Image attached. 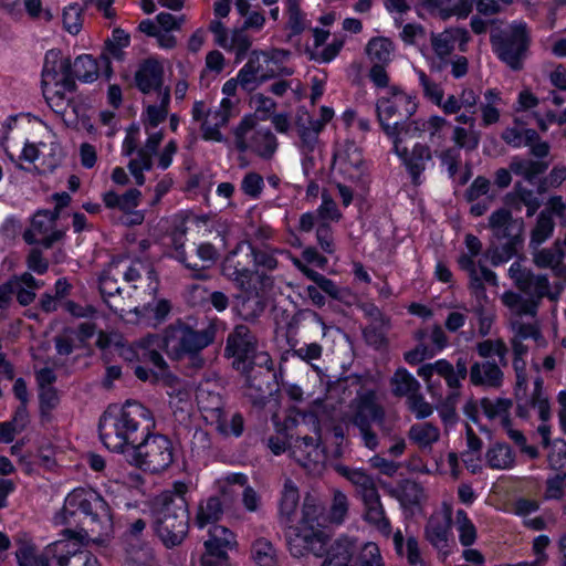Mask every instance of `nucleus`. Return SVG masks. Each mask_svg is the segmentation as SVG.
Masks as SVG:
<instances>
[{"mask_svg":"<svg viewBox=\"0 0 566 566\" xmlns=\"http://www.w3.org/2000/svg\"><path fill=\"white\" fill-rule=\"evenodd\" d=\"M154 427L151 411L138 401L127 400L117 412L106 410L103 413L98 432L103 444L108 450L130 453Z\"/></svg>","mask_w":566,"mask_h":566,"instance_id":"1","label":"nucleus"},{"mask_svg":"<svg viewBox=\"0 0 566 566\" xmlns=\"http://www.w3.org/2000/svg\"><path fill=\"white\" fill-rule=\"evenodd\" d=\"M186 492V484L176 483L172 491L163 492L153 503L154 530L168 548L180 545L188 534L189 510Z\"/></svg>","mask_w":566,"mask_h":566,"instance_id":"2","label":"nucleus"},{"mask_svg":"<svg viewBox=\"0 0 566 566\" xmlns=\"http://www.w3.org/2000/svg\"><path fill=\"white\" fill-rule=\"evenodd\" d=\"M348 424L358 430L363 444L374 451L379 444V436H390L391 426L387 422L385 407L379 402L376 391L366 389L357 392L349 403L345 416Z\"/></svg>","mask_w":566,"mask_h":566,"instance_id":"3","label":"nucleus"},{"mask_svg":"<svg viewBox=\"0 0 566 566\" xmlns=\"http://www.w3.org/2000/svg\"><path fill=\"white\" fill-rule=\"evenodd\" d=\"M221 327L222 322L218 318L208 321L200 329L186 324L169 327L163 338L165 350L175 359H181L186 354L200 353L214 343Z\"/></svg>","mask_w":566,"mask_h":566,"instance_id":"4","label":"nucleus"},{"mask_svg":"<svg viewBox=\"0 0 566 566\" xmlns=\"http://www.w3.org/2000/svg\"><path fill=\"white\" fill-rule=\"evenodd\" d=\"M80 511L88 520L91 532L101 534L112 526L111 509L106 501L93 490L75 489L65 499L60 517L67 523V516Z\"/></svg>","mask_w":566,"mask_h":566,"instance_id":"5","label":"nucleus"},{"mask_svg":"<svg viewBox=\"0 0 566 566\" xmlns=\"http://www.w3.org/2000/svg\"><path fill=\"white\" fill-rule=\"evenodd\" d=\"M198 408L205 421L213 426L223 437H240L244 429V419L241 413H233L232 430H228L222 422V412L226 411V402L220 388L210 381L201 382L196 392Z\"/></svg>","mask_w":566,"mask_h":566,"instance_id":"6","label":"nucleus"},{"mask_svg":"<svg viewBox=\"0 0 566 566\" xmlns=\"http://www.w3.org/2000/svg\"><path fill=\"white\" fill-rule=\"evenodd\" d=\"M128 461L143 471L158 473L174 461V447L164 434L148 432L130 451Z\"/></svg>","mask_w":566,"mask_h":566,"instance_id":"7","label":"nucleus"},{"mask_svg":"<svg viewBox=\"0 0 566 566\" xmlns=\"http://www.w3.org/2000/svg\"><path fill=\"white\" fill-rule=\"evenodd\" d=\"M417 104L411 96L398 87L389 90V96L380 97L376 103L378 122L388 137L397 138V129L416 113Z\"/></svg>","mask_w":566,"mask_h":566,"instance_id":"8","label":"nucleus"},{"mask_svg":"<svg viewBox=\"0 0 566 566\" xmlns=\"http://www.w3.org/2000/svg\"><path fill=\"white\" fill-rule=\"evenodd\" d=\"M492 44L501 61L513 71L523 69V61L527 56L531 35L526 23H513L497 36H492Z\"/></svg>","mask_w":566,"mask_h":566,"instance_id":"9","label":"nucleus"},{"mask_svg":"<svg viewBox=\"0 0 566 566\" xmlns=\"http://www.w3.org/2000/svg\"><path fill=\"white\" fill-rule=\"evenodd\" d=\"M289 551L293 557L301 558L308 554L316 557H323L326 552L328 536L314 526L289 525L285 534Z\"/></svg>","mask_w":566,"mask_h":566,"instance_id":"10","label":"nucleus"},{"mask_svg":"<svg viewBox=\"0 0 566 566\" xmlns=\"http://www.w3.org/2000/svg\"><path fill=\"white\" fill-rule=\"evenodd\" d=\"M253 243L242 241L224 259L222 273L242 291H249L256 270H253Z\"/></svg>","mask_w":566,"mask_h":566,"instance_id":"11","label":"nucleus"},{"mask_svg":"<svg viewBox=\"0 0 566 566\" xmlns=\"http://www.w3.org/2000/svg\"><path fill=\"white\" fill-rule=\"evenodd\" d=\"M258 347L256 336L245 325H237L228 335L224 356L232 358V367L238 371L247 370L249 359Z\"/></svg>","mask_w":566,"mask_h":566,"instance_id":"12","label":"nucleus"},{"mask_svg":"<svg viewBox=\"0 0 566 566\" xmlns=\"http://www.w3.org/2000/svg\"><path fill=\"white\" fill-rule=\"evenodd\" d=\"M57 219L56 211H36L31 219L30 228L23 232V240L28 244H40L44 249H51L64 237V231L55 229Z\"/></svg>","mask_w":566,"mask_h":566,"instance_id":"13","label":"nucleus"},{"mask_svg":"<svg viewBox=\"0 0 566 566\" xmlns=\"http://www.w3.org/2000/svg\"><path fill=\"white\" fill-rule=\"evenodd\" d=\"M119 274H113L111 271V263L104 270L98 281V289L104 302L116 314L124 317L127 314L139 313V305L132 300V296L124 297L122 289L118 285Z\"/></svg>","mask_w":566,"mask_h":566,"instance_id":"14","label":"nucleus"},{"mask_svg":"<svg viewBox=\"0 0 566 566\" xmlns=\"http://www.w3.org/2000/svg\"><path fill=\"white\" fill-rule=\"evenodd\" d=\"M50 82L54 86H61L70 93L76 91L74 82L72 62L70 57H63L60 50H50L45 54L42 70V86L45 87Z\"/></svg>","mask_w":566,"mask_h":566,"instance_id":"15","label":"nucleus"},{"mask_svg":"<svg viewBox=\"0 0 566 566\" xmlns=\"http://www.w3.org/2000/svg\"><path fill=\"white\" fill-rule=\"evenodd\" d=\"M314 436L297 434L290 437L289 448L292 457L303 467H310L324 460L321 443V426L313 419Z\"/></svg>","mask_w":566,"mask_h":566,"instance_id":"16","label":"nucleus"},{"mask_svg":"<svg viewBox=\"0 0 566 566\" xmlns=\"http://www.w3.org/2000/svg\"><path fill=\"white\" fill-rule=\"evenodd\" d=\"M327 326L322 317L310 308L298 311L289 323V332L303 340H319L326 336Z\"/></svg>","mask_w":566,"mask_h":566,"instance_id":"17","label":"nucleus"},{"mask_svg":"<svg viewBox=\"0 0 566 566\" xmlns=\"http://www.w3.org/2000/svg\"><path fill=\"white\" fill-rule=\"evenodd\" d=\"M489 228L493 238L497 241H523L524 221L522 218H513L510 210L501 208L489 217Z\"/></svg>","mask_w":566,"mask_h":566,"instance_id":"18","label":"nucleus"},{"mask_svg":"<svg viewBox=\"0 0 566 566\" xmlns=\"http://www.w3.org/2000/svg\"><path fill=\"white\" fill-rule=\"evenodd\" d=\"M136 87L143 94L157 92L161 95L164 87V66L155 59H147L143 61L134 76Z\"/></svg>","mask_w":566,"mask_h":566,"instance_id":"19","label":"nucleus"},{"mask_svg":"<svg viewBox=\"0 0 566 566\" xmlns=\"http://www.w3.org/2000/svg\"><path fill=\"white\" fill-rule=\"evenodd\" d=\"M500 361L484 360L475 361L471 365L470 381L474 386H483L489 388H500L503 382L504 374Z\"/></svg>","mask_w":566,"mask_h":566,"instance_id":"20","label":"nucleus"},{"mask_svg":"<svg viewBox=\"0 0 566 566\" xmlns=\"http://www.w3.org/2000/svg\"><path fill=\"white\" fill-rule=\"evenodd\" d=\"M64 546L63 541H57L48 545L42 554L36 553L33 544L21 542L15 551V557L19 566H50V560L56 556L60 546Z\"/></svg>","mask_w":566,"mask_h":566,"instance_id":"21","label":"nucleus"},{"mask_svg":"<svg viewBox=\"0 0 566 566\" xmlns=\"http://www.w3.org/2000/svg\"><path fill=\"white\" fill-rule=\"evenodd\" d=\"M163 140L160 132L149 135L144 148L138 149L137 158L132 159L128 164V169L138 186L144 185L145 176L144 170H149L153 166L151 156L157 151L159 144Z\"/></svg>","mask_w":566,"mask_h":566,"instance_id":"22","label":"nucleus"},{"mask_svg":"<svg viewBox=\"0 0 566 566\" xmlns=\"http://www.w3.org/2000/svg\"><path fill=\"white\" fill-rule=\"evenodd\" d=\"M407 166L411 175L412 182L418 185L420 182V175L426 169V163L431 160L432 155L430 147L422 144H416L412 151L409 153L407 147L400 148V153H396Z\"/></svg>","mask_w":566,"mask_h":566,"instance_id":"23","label":"nucleus"},{"mask_svg":"<svg viewBox=\"0 0 566 566\" xmlns=\"http://www.w3.org/2000/svg\"><path fill=\"white\" fill-rule=\"evenodd\" d=\"M197 256L200 262H192L188 259V255H186L185 252H178V260L187 269L193 271L192 277L206 280L208 279V275L203 271L217 261L218 252L211 243H201L197 248Z\"/></svg>","mask_w":566,"mask_h":566,"instance_id":"24","label":"nucleus"},{"mask_svg":"<svg viewBox=\"0 0 566 566\" xmlns=\"http://www.w3.org/2000/svg\"><path fill=\"white\" fill-rule=\"evenodd\" d=\"M468 364L467 356L458 357L455 366H453L447 359H439L436 361L437 374L442 377L450 389H460L461 381L468 376Z\"/></svg>","mask_w":566,"mask_h":566,"instance_id":"25","label":"nucleus"},{"mask_svg":"<svg viewBox=\"0 0 566 566\" xmlns=\"http://www.w3.org/2000/svg\"><path fill=\"white\" fill-rule=\"evenodd\" d=\"M451 510L441 515L431 516L426 525V538L438 549L447 547L448 533L451 527Z\"/></svg>","mask_w":566,"mask_h":566,"instance_id":"26","label":"nucleus"},{"mask_svg":"<svg viewBox=\"0 0 566 566\" xmlns=\"http://www.w3.org/2000/svg\"><path fill=\"white\" fill-rule=\"evenodd\" d=\"M355 543L346 537L336 539L328 549L322 566H353L352 560L355 554Z\"/></svg>","mask_w":566,"mask_h":566,"instance_id":"27","label":"nucleus"},{"mask_svg":"<svg viewBox=\"0 0 566 566\" xmlns=\"http://www.w3.org/2000/svg\"><path fill=\"white\" fill-rule=\"evenodd\" d=\"M361 501L365 507L364 520L381 533L388 535L391 531V526L380 501V494L377 493Z\"/></svg>","mask_w":566,"mask_h":566,"instance_id":"28","label":"nucleus"},{"mask_svg":"<svg viewBox=\"0 0 566 566\" xmlns=\"http://www.w3.org/2000/svg\"><path fill=\"white\" fill-rule=\"evenodd\" d=\"M337 472L355 485L361 500L375 495L378 492L374 479L361 469H352L345 465L337 467Z\"/></svg>","mask_w":566,"mask_h":566,"instance_id":"29","label":"nucleus"},{"mask_svg":"<svg viewBox=\"0 0 566 566\" xmlns=\"http://www.w3.org/2000/svg\"><path fill=\"white\" fill-rule=\"evenodd\" d=\"M111 271L113 274H119L126 282H135L147 274L148 279H153L155 271L150 263L136 259L127 264V260H118L111 262Z\"/></svg>","mask_w":566,"mask_h":566,"instance_id":"30","label":"nucleus"},{"mask_svg":"<svg viewBox=\"0 0 566 566\" xmlns=\"http://www.w3.org/2000/svg\"><path fill=\"white\" fill-rule=\"evenodd\" d=\"M564 251L557 241L549 249H542L534 254V263L541 268H551L557 276L566 277V265L563 264Z\"/></svg>","mask_w":566,"mask_h":566,"instance_id":"31","label":"nucleus"},{"mask_svg":"<svg viewBox=\"0 0 566 566\" xmlns=\"http://www.w3.org/2000/svg\"><path fill=\"white\" fill-rule=\"evenodd\" d=\"M458 39L467 42L469 40V32L465 29H450L439 34H432L431 46L437 57L450 56Z\"/></svg>","mask_w":566,"mask_h":566,"instance_id":"32","label":"nucleus"},{"mask_svg":"<svg viewBox=\"0 0 566 566\" xmlns=\"http://www.w3.org/2000/svg\"><path fill=\"white\" fill-rule=\"evenodd\" d=\"M155 346H163L165 348L163 338L153 335L148 336L146 339H143L139 346L140 352L137 354L138 359L143 363L151 364L157 371L171 373L168 369L166 360L164 359L161 354L156 350Z\"/></svg>","mask_w":566,"mask_h":566,"instance_id":"33","label":"nucleus"},{"mask_svg":"<svg viewBox=\"0 0 566 566\" xmlns=\"http://www.w3.org/2000/svg\"><path fill=\"white\" fill-rule=\"evenodd\" d=\"M549 166L548 161L533 160L523 157H513L510 163V169L516 176L523 177L526 181L533 182L535 178L544 174Z\"/></svg>","mask_w":566,"mask_h":566,"instance_id":"34","label":"nucleus"},{"mask_svg":"<svg viewBox=\"0 0 566 566\" xmlns=\"http://www.w3.org/2000/svg\"><path fill=\"white\" fill-rule=\"evenodd\" d=\"M517 289L528 297L537 301H542L544 297H548L552 301L556 300L555 294L551 292V284L545 274L536 275L531 273L526 277L525 283H522Z\"/></svg>","mask_w":566,"mask_h":566,"instance_id":"35","label":"nucleus"},{"mask_svg":"<svg viewBox=\"0 0 566 566\" xmlns=\"http://www.w3.org/2000/svg\"><path fill=\"white\" fill-rule=\"evenodd\" d=\"M142 192L138 189H128L125 193L118 195L114 191L104 193L103 201L109 209H118L125 212H133L139 205Z\"/></svg>","mask_w":566,"mask_h":566,"instance_id":"36","label":"nucleus"},{"mask_svg":"<svg viewBox=\"0 0 566 566\" xmlns=\"http://www.w3.org/2000/svg\"><path fill=\"white\" fill-rule=\"evenodd\" d=\"M300 494L294 483L287 479L284 483L280 501V520L285 525L293 521V516L298 505Z\"/></svg>","mask_w":566,"mask_h":566,"instance_id":"37","label":"nucleus"},{"mask_svg":"<svg viewBox=\"0 0 566 566\" xmlns=\"http://www.w3.org/2000/svg\"><path fill=\"white\" fill-rule=\"evenodd\" d=\"M486 463L496 470H506L514 465L515 455L506 443L496 442L485 453Z\"/></svg>","mask_w":566,"mask_h":566,"instance_id":"38","label":"nucleus"},{"mask_svg":"<svg viewBox=\"0 0 566 566\" xmlns=\"http://www.w3.org/2000/svg\"><path fill=\"white\" fill-rule=\"evenodd\" d=\"M245 376L247 385L255 390L265 394L271 390L275 378L274 368H256L248 366L247 370L240 371Z\"/></svg>","mask_w":566,"mask_h":566,"instance_id":"39","label":"nucleus"},{"mask_svg":"<svg viewBox=\"0 0 566 566\" xmlns=\"http://www.w3.org/2000/svg\"><path fill=\"white\" fill-rule=\"evenodd\" d=\"M408 437L420 449H426L439 440L440 431L431 422L416 423L410 427Z\"/></svg>","mask_w":566,"mask_h":566,"instance_id":"40","label":"nucleus"},{"mask_svg":"<svg viewBox=\"0 0 566 566\" xmlns=\"http://www.w3.org/2000/svg\"><path fill=\"white\" fill-rule=\"evenodd\" d=\"M63 542L65 545L60 546L54 557L57 566H98L97 558L91 552L82 551L71 553L66 551V554H64L63 552L67 543L66 541Z\"/></svg>","mask_w":566,"mask_h":566,"instance_id":"41","label":"nucleus"},{"mask_svg":"<svg viewBox=\"0 0 566 566\" xmlns=\"http://www.w3.org/2000/svg\"><path fill=\"white\" fill-rule=\"evenodd\" d=\"M74 81L77 78L82 82L90 83L97 78L99 65L97 60L92 55H78L72 63Z\"/></svg>","mask_w":566,"mask_h":566,"instance_id":"42","label":"nucleus"},{"mask_svg":"<svg viewBox=\"0 0 566 566\" xmlns=\"http://www.w3.org/2000/svg\"><path fill=\"white\" fill-rule=\"evenodd\" d=\"M475 350L481 358L490 360L495 355L503 367L509 365V347L502 338L479 342L475 345Z\"/></svg>","mask_w":566,"mask_h":566,"instance_id":"43","label":"nucleus"},{"mask_svg":"<svg viewBox=\"0 0 566 566\" xmlns=\"http://www.w3.org/2000/svg\"><path fill=\"white\" fill-rule=\"evenodd\" d=\"M223 514L222 503L219 497L211 496L205 503H200L196 515V524L202 528L209 523H216Z\"/></svg>","mask_w":566,"mask_h":566,"instance_id":"44","label":"nucleus"},{"mask_svg":"<svg viewBox=\"0 0 566 566\" xmlns=\"http://www.w3.org/2000/svg\"><path fill=\"white\" fill-rule=\"evenodd\" d=\"M251 554L253 560L259 566H276L277 564L276 549L273 544L264 537L254 541L251 547Z\"/></svg>","mask_w":566,"mask_h":566,"instance_id":"45","label":"nucleus"},{"mask_svg":"<svg viewBox=\"0 0 566 566\" xmlns=\"http://www.w3.org/2000/svg\"><path fill=\"white\" fill-rule=\"evenodd\" d=\"M265 310V302L258 293L242 296L237 304L238 314L244 321L256 319Z\"/></svg>","mask_w":566,"mask_h":566,"instance_id":"46","label":"nucleus"},{"mask_svg":"<svg viewBox=\"0 0 566 566\" xmlns=\"http://www.w3.org/2000/svg\"><path fill=\"white\" fill-rule=\"evenodd\" d=\"M392 394L397 397H402L412 395V392L419 391L420 384L419 381L409 374L405 368H399L396 370L394 377L391 378Z\"/></svg>","mask_w":566,"mask_h":566,"instance_id":"47","label":"nucleus"},{"mask_svg":"<svg viewBox=\"0 0 566 566\" xmlns=\"http://www.w3.org/2000/svg\"><path fill=\"white\" fill-rule=\"evenodd\" d=\"M392 495L397 496L402 506H415L419 505L426 497L424 489L420 483L413 480H405L400 485V493Z\"/></svg>","mask_w":566,"mask_h":566,"instance_id":"48","label":"nucleus"},{"mask_svg":"<svg viewBox=\"0 0 566 566\" xmlns=\"http://www.w3.org/2000/svg\"><path fill=\"white\" fill-rule=\"evenodd\" d=\"M394 44L388 38L376 36L369 40L366 53L375 63L387 64L391 60Z\"/></svg>","mask_w":566,"mask_h":566,"instance_id":"49","label":"nucleus"},{"mask_svg":"<svg viewBox=\"0 0 566 566\" xmlns=\"http://www.w3.org/2000/svg\"><path fill=\"white\" fill-rule=\"evenodd\" d=\"M523 241L505 240L502 244L491 243L486 251V256L490 258L492 265L497 266L511 260L517 254V248Z\"/></svg>","mask_w":566,"mask_h":566,"instance_id":"50","label":"nucleus"},{"mask_svg":"<svg viewBox=\"0 0 566 566\" xmlns=\"http://www.w3.org/2000/svg\"><path fill=\"white\" fill-rule=\"evenodd\" d=\"M250 147L260 157L271 158L277 147L276 137L269 129L256 130L252 137Z\"/></svg>","mask_w":566,"mask_h":566,"instance_id":"51","label":"nucleus"},{"mask_svg":"<svg viewBox=\"0 0 566 566\" xmlns=\"http://www.w3.org/2000/svg\"><path fill=\"white\" fill-rule=\"evenodd\" d=\"M424 132H427V124L421 123V120H406L403 125L397 129V138L390 137L394 142L395 151L400 153V148H403V142L408 138L420 137Z\"/></svg>","mask_w":566,"mask_h":566,"instance_id":"52","label":"nucleus"},{"mask_svg":"<svg viewBox=\"0 0 566 566\" xmlns=\"http://www.w3.org/2000/svg\"><path fill=\"white\" fill-rule=\"evenodd\" d=\"M289 344L293 356L306 363L317 360L322 356V346L318 344V340H304V344L301 345L298 339L289 338Z\"/></svg>","mask_w":566,"mask_h":566,"instance_id":"53","label":"nucleus"},{"mask_svg":"<svg viewBox=\"0 0 566 566\" xmlns=\"http://www.w3.org/2000/svg\"><path fill=\"white\" fill-rule=\"evenodd\" d=\"M134 374L142 381H150L151 384L163 382L171 388H175L180 382L179 378L172 373L157 371L144 366H136Z\"/></svg>","mask_w":566,"mask_h":566,"instance_id":"54","label":"nucleus"},{"mask_svg":"<svg viewBox=\"0 0 566 566\" xmlns=\"http://www.w3.org/2000/svg\"><path fill=\"white\" fill-rule=\"evenodd\" d=\"M459 264L461 269L467 271L469 273L470 283L469 287L471 289L472 293L478 300H485L486 298V292L485 287L482 284V280L480 277L479 271L475 266V262L471 256L463 255L459 260Z\"/></svg>","mask_w":566,"mask_h":566,"instance_id":"55","label":"nucleus"},{"mask_svg":"<svg viewBox=\"0 0 566 566\" xmlns=\"http://www.w3.org/2000/svg\"><path fill=\"white\" fill-rule=\"evenodd\" d=\"M555 223L546 210L541 211L535 228L532 230L531 244L539 245L547 240L554 230Z\"/></svg>","mask_w":566,"mask_h":566,"instance_id":"56","label":"nucleus"},{"mask_svg":"<svg viewBox=\"0 0 566 566\" xmlns=\"http://www.w3.org/2000/svg\"><path fill=\"white\" fill-rule=\"evenodd\" d=\"M129 34L117 28L113 30L112 38L105 41L103 52L116 60H122L124 57L123 49L129 45Z\"/></svg>","mask_w":566,"mask_h":566,"instance_id":"57","label":"nucleus"},{"mask_svg":"<svg viewBox=\"0 0 566 566\" xmlns=\"http://www.w3.org/2000/svg\"><path fill=\"white\" fill-rule=\"evenodd\" d=\"M160 97V104L149 105L147 107V122L149 126L157 127L160 123H163L168 115V105L170 102V88L168 86L165 87Z\"/></svg>","mask_w":566,"mask_h":566,"instance_id":"58","label":"nucleus"},{"mask_svg":"<svg viewBox=\"0 0 566 566\" xmlns=\"http://www.w3.org/2000/svg\"><path fill=\"white\" fill-rule=\"evenodd\" d=\"M455 524L459 532V539L463 546L472 545L476 539V530L463 510H458Z\"/></svg>","mask_w":566,"mask_h":566,"instance_id":"59","label":"nucleus"},{"mask_svg":"<svg viewBox=\"0 0 566 566\" xmlns=\"http://www.w3.org/2000/svg\"><path fill=\"white\" fill-rule=\"evenodd\" d=\"M229 42L227 50L235 52V62L242 61L252 45L251 38L241 28L232 31Z\"/></svg>","mask_w":566,"mask_h":566,"instance_id":"60","label":"nucleus"},{"mask_svg":"<svg viewBox=\"0 0 566 566\" xmlns=\"http://www.w3.org/2000/svg\"><path fill=\"white\" fill-rule=\"evenodd\" d=\"M275 252L280 251L268 245L256 247L253 244V266L255 269L263 268L268 271H273L277 266Z\"/></svg>","mask_w":566,"mask_h":566,"instance_id":"61","label":"nucleus"},{"mask_svg":"<svg viewBox=\"0 0 566 566\" xmlns=\"http://www.w3.org/2000/svg\"><path fill=\"white\" fill-rule=\"evenodd\" d=\"M171 305L167 300H159L155 303H147L139 306V313L136 316L149 317L154 318L156 323H161L166 319L168 314L170 313Z\"/></svg>","mask_w":566,"mask_h":566,"instance_id":"62","label":"nucleus"},{"mask_svg":"<svg viewBox=\"0 0 566 566\" xmlns=\"http://www.w3.org/2000/svg\"><path fill=\"white\" fill-rule=\"evenodd\" d=\"M348 499L347 496L336 490L333 494V500L329 509V520L332 523L342 524L348 513Z\"/></svg>","mask_w":566,"mask_h":566,"instance_id":"63","label":"nucleus"},{"mask_svg":"<svg viewBox=\"0 0 566 566\" xmlns=\"http://www.w3.org/2000/svg\"><path fill=\"white\" fill-rule=\"evenodd\" d=\"M480 405L485 416L490 419H494L507 413L513 402L511 399L506 398H497L494 401L489 398H483Z\"/></svg>","mask_w":566,"mask_h":566,"instance_id":"64","label":"nucleus"}]
</instances>
